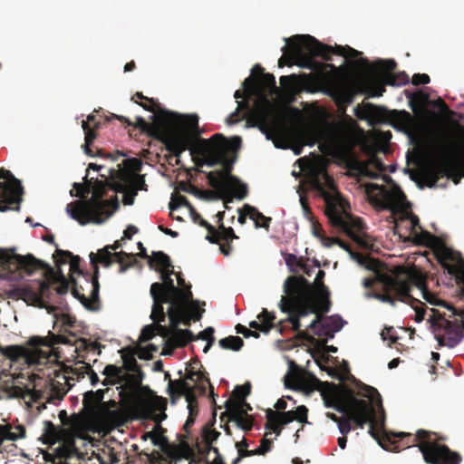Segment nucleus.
<instances>
[{"label": "nucleus", "instance_id": "052dcab7", "mask_svg": "<svg viewBox=\"0 0 464 464\" xmlns=\"http://www.w3.org/2000/svg\"><path fill=\"white\" fill-rule=\"evenodd\" d=\"M344 323L345 322L339 315L328 316L325 321L323 322L324 324H328L330 329H333L334 333L339 332L343 328Z\"/></svg>", "mask_w": 464, "mask_h": 464}, {"label": "nucleus", "instance_id": "603ef678", "mask_svg": "<svg viewBox=\"0 0 464 464\" xmlns=\"http://www.w3.org/2000/svg\"><path fill=\"white\" fill-rule=\"evenodd\" d=\"M324 276H325L324 271L322 269H319L316 274L315 279H314V285L318 287V291L314 290V293L317 296H328L329 297V291L324 284Z\"/></svg>", "mask_w": 464, "mask_h": 464}, {"label": "nucleus", "instance_id": "338daca9", "mask_svg": "<svg viewBox=\"0 0 464 464\" xmlns=\"http://www.w3.org/2000/svg\"><path fill=\"white\" fill-rule=\"evenodd\" d=\"M219 234L221 240H225L230 242L233 239L238 238L235 234L234 229L232 227H226L223 224L219 227Z\"/></svg>", "mask_w": 464, "mask_h": 464}, {"label": "nucleus", "instance_id": "9b49d317", "mask_svg": "<svg viewBox=\"0 0 464 464\" xmlns=\"http://www.w3.org/2000/svg\"><path fill=\"white\" fill-rule=\"evenodd\" d=\"M439 161L425 166L420 170V177L429 188L437 185L444 176L455 178V183L464 178V160L459 162V150L449 140H442L438 146Z\"/></svg>", "mask_w": 464, "mask_h": 464}, {"label": "nucleus", "instance_id": "7ed1b4c3", "mask_svg": "<svg viewBox=\"0 0 464 464\" xmlns=\"http://www.w3.org/2000/svg\"><path fill=\"white\" fill-rule=\"evenodd\" d=\"M242 140L239 136L227 139L221 133H216L209 139H200L190 149V154L196 157L198 166L214 167L221 165L222 169L207 174L208 184L218 191H226L229 183L233 165L237 160V152L240 149Z\"/></svg>", "mask_w": 464, "mask_h": 464}, {"label": "nucleus", "instance_id": "79ce46f5", "mask_svg": "<svg viewBox=\"0 0 464 464\" xmlns=\"http://www.w3.org/2000/svg\"><path fill=\"white\" fill-rule=\"evenodd\" d=\"M218 344L222 349L237 352L243 347L244 341L239 336L230 335L220 339Z\"/></svg>", "mask_w": 464, "mask_h": 464}, {"label": "nucleus", "instance_id": "a878e982", "mask_svg": "<svg viewBox=\"0 0 464 464\" xmlns=\"http://www.w3.org/2000/svg\"><path fill=\"white\" fill-rule=\"evenodd\" d=\"M227 411L221 415V420H224V417H227L229 421H234L245 431L252 430L254 425V419L252 416L246 414L245 409H242L241 405L233 403L230 400H227L225 402Z\"/></svg>", "mask_w": 464, "mask_h": 464}, {"label": "nucleus", "instance_id": "473e14b6", "mask_svg": "<svg viewBox=\"0 0 464 464\" xmlns=\"http://www.w3.org/2000/svg\"><path fill=\"white\" fill-rule=\"evenodd\" d=\"M339 107L345 108L353 102L354 93L352 89L343 86L330 84L326 90Z\"/></svg>", "mask_w": 464, "mask_h": 464}, {"label": "nucleus", "instance_id": "680f3d73", "mask_svg": "<svg viewBox=\"0 0 464 464\" xmlns=\"http://www.w3.org/2000/svg\"><path fill=\"white\" fill-rule=\"evenodd\" d=\"M314 334L318 337H324V340L322 341V344L325 345L328 339H332L334 336V331L333 329H330L328 324H322L320 327L314 331Z\"/></svg>", "mask_w": 464, "mask_h": 464}, {"label": "nucleus", "instance_id": "a19ab883", "mask_svg": "<svg viewBox=\"0 0 464 464\" xmlns=\"http://www.w3.org/2000/svg\"><path fill=\"white\" fill-rule=\"evenodd\" d=\"M185 306L186 305L179 306L178 304H172L168 307L167 315L169 316L173 330L178 328V325L181 322Z\"/></svg>", "mask_w": 464, "mask_h": 464}, {"label": "nucleus", "instance_id": "a211bd4d", "mask_svg": "<svg viewBox=\"0 0 464 464\" xmlns=\"http://www.w3.org/2000/svg\"><path fill=\"white\" fill-rule=\"evenodd\" d=\"M30 337L27 341L29 347L18 345H8L3 349V355L12 361H19L21 359L30 365H45L50 362L53 355L51 350H47L44 344L33 345L30 343Z\"/></svg>", "mask_w": 464, "mask_h": 464}, {"label": "nucleus", "instance_id": "c85d7f7f", "mask_svg": "<svg viewBox=\"0 0 464 464\" xmlns=\"http://www.w3.org/2000/svg\"><path fill=\"white\" fill-rule=\"evenodd\" d=\"M68 435L67 430L63 427L55 426L51 420L44 421L43 433L40 438L43 444L54 445L64 440Z\"/></svg>", "mask_w": 464, "mask_h": 464}, {"label": "nucleus", "instance_id": "dca6fc26", "mask_svg": "<svg viewBox=\"0 0 464 464\" xmlns=\"http://www.w3.org/2000/svg\"><path fill=\"white\" fill-rule=\"evenodd\" d=\"M296 382L303 390H321L324 406L333 408L340 413H345L349 411L351 399L358 397L353 390H347L346 394H339L335 384L324 383L310 373L296 376Z\"/></svg>", "mask_w": 464, "mask_h": 464}, {"label": "nucleus", "instance_id": "e2e57ef3", "mask_svg": "<svg viewBox=\"0 0 464 464\" xmlns=\"http://www.w3.org/2000/svg\"><path fill=\"white\" fill-rule=\"evenodd\" d=\"M155 328H156V324L154 323L145 325L141 330V334L140 336V342L144 343V342H148V341L151 340L156 334Z\"/></svg>", "mask_w": 464, "mask_h": 464}, {"label": "nucleus", "instance_id": "13d9d810", "mask_svg": "<svg viewBox=\"0 0 464 464\" xmlns=\"http://www.w3.org/2000/svg\"><path fill=\"white\" fill-rule=\"evenodd\" d=\"M251 392V384L250 382H246L243 385H237L233 391L232 395L235 399L240 401L246 400V396Z\"/></svg>", "mask_w": 464, "mask_h": 464}, {"label": "nucleus", "instance_id": "cd10ccee", "mask_svg": "<svg viewBox=\"0 0 464 464\" xmlns=\"http://www.w3.org/2000/svg\"><path fill=\"white\" fill-rule=\"evenodd\" d=\"M100 121L96 120V117L93 114L88 115L87 120L82 121V128L85 135V142L82 148L85 154L90 157H94L96 155L91 147L97 138V130L100 128Z\"/></svg>", "mask_w": 464, "mask_h": 464}, {"label": "nucleus", "instance_id": "4d7b16f0", "mask_svg": "<svg viewBox=\"0 0 464 464\" xmlns=\"http://www.w3.org/2000/svg\"><path fill=\"white\" fill-rule=\"evenodd\" d=\"M374 109L375 107L372 103H365L363 105L358 104L354 108V114L360 120H365L372 114Z\"/></svg>", "mask_w": 464, "mask_h": 464}, {"label": "nucleus", "instance_id": "a18cd8bd", "mask_svg": "<svg viewBox=\"0 0 464 464\" xmlns=\"http://www.w3.org/2000/svg\"><path fill=\"white\" fill-rule=\"evenodd\" d=\"M192 303V305L188 308V311L190 313L189 315H185L183 314L181 321L185 325H190V321H199L202 317L203 313L205 310L203 308H199L197 306V301H190Z\"/></svg>", "mask_w": 464, "mask_h": 464}, {"label": "nucleus", "instance_id": "de8ad7c7", "mask_svg": "<svg viewBox=\"0 0 464 464\" xmlns=\"http://www.w3.org/2000/svg\"><path fill=\"white\" fill-rule=\"evenodd\" d=\"M14 249H2L0 248V269L4 272L3 276L7 273L12 264V257L15 256Z\"/></svg>", "mask_w": 464, "mask_h": 464}, {"label": "nucleus", "instance_id": "c9c22d12", "mask_svg": "<svg viewBox=\"0 0 464 464\" xmlns=\"http://www.w3.org/2000/svg\"><path fill=\"white\" fill-rule=\"evenodd\" d=\"M190 384L184 379L169 380L167 392L170 396L171 402L175 403L177 398L183 396V393L189 389Z\"/></svg>", "mask_w": 464, "mask_h": 464}, {"label": "nucleus", "instance_id": "4c0bfd02", "mask_svg": "<svg viewBox=\"0 0 464 464\" xmlns=\"http://www.w3.org/2000/svg\"><path fill=\"white\" fill-rule=\"evenodd\" d=\"M113 256L115 261L120 265V273H124L127 269L133 267L138 264L135 254L120 251L114 252Z\"/></svg>", "mask_w": 464, "mask_h": 464}, {"label": "nucleus", "instance_id": "4468645a", "mask_svg": "<svg viewBox=\"0 0 464 464\" xmlns=\"http://www.w3.org/2000/svg\"><path fill=\"white\" fill-rule=\"evenodd\" d=\"M149 266L160 274L161 283L156 282L150 289L161 295L188 304L192 300L191 285L187 290L179 289L175 285L171 276L175 274L169 256L162 251L153 252V258L149 259Z\"/></svg>", "mask_w": 464, "mask_h": 464}, {"label": "nucleus", "instance_id": "8fccbe9b", "mask_svg": "<svg viewBox=\"0 0 464 464\" xmlns=\"http://www.w3.org/2000/svg\"><path fill=\"white\" fill-rule=\"evenodd\" d=\"M87 369L83 368V364L80 367H66L64 369V372L69 374L68 376H63V379L67 382L70 380L72 381H79L81 379H83L85 375L88 374Z\"/></svg>", "mask_w": 464, "mask_h": 464}, {"label": "nucleus", "instance_id": "69168bd1", "mask_svg": "<svg viewBox=\"0 0 464 464\" xmlns=\"http://www.w3.org/2000/svg\"><path fill=\"white\" fill-rule=\"evenodd\" d=\"M203 440L206 444V446H210L214 441H216L218 437L220 436V432L216 430H208L204 429L203 430Z\"/></svg>", "mask_w": 464, "mask_h": 464}, {"label": "nucleus", "instance_id": "f704fd0d", "mask_svg": "<svg viewBox=\"0 0 464 464\" xmlns=\"http://www.w3.org/2000/svg\"><path fill=\"white\" fill-rule=\"evenodd\" d=\"M276 314L274 312H269L267 309L263 308L261 313L257 315V319L260 323L256 321H251L249 323V326L252 329L259 330L265 334H268L273 328L276 327L278 329V324H275Z\"/></svg>", "mask_w": 464, "mask_h": 464}, {"label": "nucleus", "instance_id": "774afa93", "mask_svg": "<svg viewBox=\"0 0 464 464\" xmlns=\"http://www.w3.org/2000/svg\"><path fill=\"white\" fill-rule=\"evenodd\" d=\"M312 231L314 237L320 238L324 244L328 242V237L324 236V229L321 224L312 218Z\"/></svg>", "mask_w": 464, "mask_h": 464}, {"label": "nucleus", "instance_id": "f257e3e1", "mask_svg": "<svg viewBox=\"0 0 464 464\" xmlns=\"http://www.w3.org/2000/svg\"><path fill=\"white\" fill-rule=\"evenodd\" d=\"M357 398H352L349 413L351 423L363 429L369 423V434L378 441L384 450H390L386 443L393 446V450L400 451L401 447H418L427 464H459L461 456L452 451L448 446L440 444L434 437L437 435L426 430H418L413 436L409 432H392L385 430L384 410L379 392L369 385L359 386Z\"/></svg>", "mask_w": 464, "mask_h": 464}, {"label": "nucleus", "instance_id": "49530a36", "mask_svg": "<svg viewBox=\"0 0 464 464\" xmlns=\"http://www.w3.org/2000/svg\"><path fill=\"white\" fill-rule=\"evenodd\" d=\"M113 253L109 249V247L105 246L100 250H98L97 254H94V260L102 264L104 266L109 267L113 263Z\"/></svg>", "mask_w": 464, "mask_h": 464}, {"label": "nucleus", "instance_id": "ddd939ff", "mask_svg": "<svg viewBox=\"0 0 464 464\" xmlns=\"http://www.w3.org/2000/svg\"><path fill=\"white\" fill-rule=\"evenodd\" d=\"M354 137L351 129L343 122L334 123L326 134L319 149L352 169L358 164L354 156Z\"/></svg>", "mask_w": 464, "mask_h": 464}, {"label": "nucleus", "instance_id": "6ab92c4d", "mask_svg": "<svg viewBox=\"0 0 464 464\" xmlns=\"http://www.w3.org/2000/svg\"><path fill=\"white\" fill-rule=\"evenodd\" d=\"M30 343L33 345L44 344L47 350H51L53 353L52 359L50 362H56L58 360V356L54 352V345L63 343V344H71L75 346V352H86V351H93L97 348V344L90 342L85 338H78L75 334L69 333L68 334H55L49 331L48 335L45 337L43 336H34Z\"/></svg>", "mask_w": 464, "mask_h": 464}, {"label": "nucleus", "instance_id": "c03bdc74", "mask_svg": "<svg viewBox=\"0 0 464 464\" xmlns=\"http://www.w3.org/2000/svg\"><path fill=\"white\" fill-rule=\"evenodd\" d=\"M379 70L382 72L387 73L386 75V83L390 85H394L396 82V76L392 73V72L396 67V63L393 60H385L379 62Z\"/></svg>", "mask_w": 464, "mask_h": 464}, {"label": "nucleus", "instance_id": "aec40b11", "mask_svg": "<svg viewBox=\"0 0 464 464\" xmlns=\"http://www.w3.org/2000/svg\"><path fill=\"white\" fill-rule=\"evenodd\" d=\"M23 187L10 170L0 169V211L19 210Z\"/></svg>", "mask_w": 464, "mask_h": 464}, {"label": "nucleus", "instance_id": "f8f14e48", "mask_svg": "<svg viewBox=\"0 0 464 464\" xmlns=\"http://www.w3.org/2000/svg\"><path fill=\"white\" fill-rule=\"evenodd\" d=\"M119 169H110L111 189L123 193L124 205H132L138 190H147L144 176L137 173L141 162L136 158L124 160Z\"/></svg>", "mask_w": 464, "mask_h": 464}, {"label": "nucleus", "instance_id": "393cba45", "mask_svg": "<svg viewBox=\"0 0 464 464\" xmlns=\"http://www.w3.org/2000/svg\"><path fill=\"white\" fill-rule=\"evenodd\" d=\"M46 388L48 389L47 392L37 390L35 387L30 389L28 387H19L13 385L12 391L13 394H14L16 397H21L23 399L29 397L30 400L34 402H38L42 398H44V394H49L46 400L47 402H53L54 400L60 401L63 398L67 392L61 383L55 382L53 380H50L48 382Z\"/></svg>", "mask_w": 464, "mask_h": 464}, {"label": "nucleus", "instance_id": "39448f33", "mask_svg": "<svg viewBox=\"0 0 464 464\" xmlns=\"http://www.w3.org/2000/svg\"><path fill=\"white\" fill-rule=\"evenodd\" d=\"M412 285H416L421 291L422 297L428 303L438 304L437 296L428 289L424 280L417 277L414 271L401 266L394 268L392 276H383L380 278L374 297L391 305H395L397 302L408 304L416 313L415 321L421 322L424 320L425 304L411 295Z\"/></svg>", "mask_w": 464, "mask_h": 464}, {"label": "nucleus", "instance_id": "58836bf2", "mask_svg": "<svg viewBox=\"0 0 464 464\" xmlns=\"http://www.w3.org/2000/svg\"><path fill=\"white\" fill-rule=\"evenodd\" d=\"M75 450L74 440L68 435L64 440L60 441V445L55 449V455L59 459H69Z\"/></svg>", "mask_w": 464, "mask_h": 464}, {"label": "nucleus", "instance_id": "c756f323", "mask_svg": "<svg viewBox=\"0 0 464 464\" xmlns=\"http://www.w3.org/2000/svg\"><path fill=\"white\" fill-rule=\"evenodd\" d=\"M225 194L224 202L226 208L227 203H231L234 198L237 199H244L248 194V188L246 184L242 183L237 177H229V183L227 184V190L220 191Z\"/></svg>", "mask_w": 464, "mask_h": 464}, {"label": "nucleus", "instance_id": "3c124183", "mask_svg": "<svg viewBox=\"0 0 464 464\" xmlns=\"http://www.w3.org/2000/svg\"><path fill=\"white\" fill-rule=\"evenodd\" d=\"M121 358L123 361V365L121 367H123L124 372H130L141 371L140 365L138 364V362L134 357L133 353L123 354L121 356Z\"/></svg>", "mask_w": 464, "mask_h": 464}, {"label": "nucleus", "instance_id": "412c9836", "mask_svg": "<svg viewBox=\"0 0 464 464\" xmlns=\"http://www.w3.org/2000/svg\"><path fill=\"white\" fill-rule=\"evenodd\" d=\"M435 338L441 346L455 347L464 337V320L440 316L433 323Z\"/></svg>", "mask_w": 464, "mask_h": 464}, {"label": "nucleus", "instance_id": "423d86ee", "mask_svg": "<svg viewBox=\"0 0 464 464\" xmlns=\"http://www.w3.org/2000/svg\"><path fill=\"white\" fill-rule=\"evenodd\" d=\"M10 269L5 275L9 279L21 276L23 274L31 276L36 270H44L46 280H39L21 286H14L7 291V296L13 300H23L27 304L43 307V300L50 297V285L64 279L59 266L54 270L49 264L35 258L32 254L25 256L16 254L12 257Z\"/></svg>", "mask_w": 464, "mask_h": 464}, {"label": "nucleus", "instance_id": "0eeeda50", "mask_svg": "<svg viewBox=\"0 0 464 464\" xmlns=\"http://www.w3.org/2000/svg\"><path fill=\"white\" fill-rule=\"evenodd\" d=\"M256 89L258 99L255 102L253 108H250L248 101L237 102V107L227 119V123L236 124L242 119H246V125L258 127L266 136L267 140H273L276 148H285V140L271 123V104L267 99V93L277 91L276 78L271 73H265L257 78Z\"/></svg>", "mask_w": 464, "mask_h": 464}, {"label": "nucleus", "instance_id": "f3484780", "mask_svg": "<svg viewBox=\"0 0 464 464\" xmlns=\"http://www.w3.org/2000/svg\"><path fill=\"white\" fill-rule=\"evenodd\" d=\"M90 262L93 268V273L86 272L81 276L78 281L71 276L72 295L77 298L86 308L95 309L94 304L99 303V266L94 260V253L90 254Z\"/></svg>", "mask_w": 464, "mask_h": 464}, {"label": "nucleus", "instance_id": "e433bc0d", "mask_svg": "<svg viewBox=\"0 0 464 464\" xmlns=\"http://www.w3.org/2000/svg\"><path fill=\"white\" fill-rule=\"evenodd\" d=\"M244 210L246 211L249 218L255 222L256 227L269 228L270 222L272 221L271 218L264 216L257 208L248 204L244 205Z\"/></svg>", "mask_w": 464, "mask_h": 464}, {"label": "nucleus", "instance_id": "2f4dec72", "mask_svg": "<svg viewBox=\"0 0 464 464\" xmlns=\"http://www.w3.org/2000/svg\"><path fill=\"white\" fill-rule=\"evenodd\" d=\"M24 436L25 429L21 425L12 426L10 423L0 424V452H2V447L5 442H14ZM10 446L14 450L17 449L14 443H11Z\"/></svg>", "mask_w": 464, "mask_h": 464}, {"label": "nucleus", "instance_id": "09e8293b", "mask_svg": "<svg viewBox=\"0 0 464 464\" xmlns=\"http://www.w3.org/2000/svg\"><path fill=\"white\" fill-rule=\"evenodd\" d=\"M125 372L123 367L117 366L114 364H108L102 371V374L111 378L112 380H119L120 384H122V377H124Z\"/></svg>", "mask_w": 464, "mask_h": 464}, {"label": "nucleus", "instance_id": "0e129e2a", "mask_svg": "<svg viewBox=\"0 0 464 464\" xmlns=\"http://www.w3.org/2000/svg\"><path fill=\"white\" fill-rule=\"evenodd\" d=\"M344 416L337 423L339 431L346 436L352 430V423L349 413H343Z\"/></svg>", "mask_w": 464, "mask_h": 464}, {"label": "nucleus", "instance_id": "37998d69", "mask_svg": "<svg viewBox=\"0 0 464 464\" xmlns=\"http://www.w3.org/2000/svg\"><path fill=\"white\" fill-rule=\"evenodd\" d=\"M410 101V105L413 111L416 110L418 106H425L429 103L430 101V95L423 92V91H418L412 93H410L407 95Z\"/></svg>", "mask_w": 464, "mask_h": 464}, {"label": "nucleus", "instance_id": "4be33fe9", "mask_svg": "<svg viewBox=\"0 0 464 464\" xmlns=\"http://www.w3.org/2000/svg\"><path fill=\"white\" fill-rule=\"evenodd\" d=\"M167 404L168 401L166 398L151 392L150 394L138 401L135 406V411L139 419L153 420L157 423V427L161 429L160 423L167 418L165 413Z\"/></svg>", "mask_w": 464, "mask_h": 464}, {"label": "nucleus", "instance_id": "6e6d98bb", "mask_svg": "<svg viewBox=\"0 0 464 464\" xmlns=\"http://www.w3.org/2000/svg\"><path fill=\"white\" fill-rule=\"evenodd\" d=\"M83 179L87 182V184H81V183L75 182L73 184V188L76 189V194L73 195L71 192L72 196H76V197L85 198L87 197V195L91 192V185H92V180H93V179L89 180L88 175L86 174V176L84 177Z\"/></svg>", "mask_w": 464, "mask_h": 464}, {"label": "nucleus", "instance_id": "f03ea898", "mask_svg": "<svg viewBox=\"0 0 464 464\" xmlns=\"http://www.w3.org/2000/svg\"><path fill=\"white\" fill-rule=\"evenodd\" d=\"M284 295L278 303V308L286 318L278 322V331L282 334L284 325L289 323L294 332H298L301 337L310 343L316 340L306 332H301V319L311 314H315V318L311 322L308 328L316 331L323 324V314L329 312L331 301L328 296H317L314 293V287L311 283L302 276H288L283 285Z\"/></svg>", "mask_w": 464, "mask_h": 464}, {"label": "nucleus", "instance_id": "ea45409f", "mask_svg": "<svg viewBox=\"0 0 464 464\" xmlns=\"http://www.w3.org/2000/svg\"><path fill=\"white\" fill-rule=\"evenodd\" d=\"M143 376L144 373L142 371L130 372H125L124 377H122V384L130 390L137 389L141 385Z\"/></svg>", "mask_w": 464, "mask_h": 464}, {"label": "nucleus", "instance_id": "20e7f679", "mask_svg": "<svg viewBox=\"0 0 464 464\" xmlns=\"http://www.w3.org/2000/svg\"><path fill=\"white\" fill-rule=\"evenodd\" d=\"M286 44L282 48L283 55L278 61L279 67L291 64L293 62L303 67L316 70L322 75L324 81L329 76L324 74L326 69L337 72L338 68L333 63H322L314 61V57H321L324 61H331L332 55L358 58L362 54L348 45H335L334 47L324 44L309 34L295 35L285 39Z\"/></svg>", "mask_w": 464, "mask_h": 464}, {"label": "nucleus", "instance_id": "864d4df0", "mask_svg": "<svg viewBox=\"0 0 464 464\" xmlns=\"http://www.w3.org/2000/svg\"><path fill=\"white\" fill-rule=\"evenodd\" d=\"M58 417L63 426H69L72 429H75L80 424V419L77 415L73 414L69 417L66 411L64 410L60 411Z\"/></svg>", "mask_w": 464, "mask_h": 464}, {"label": "nucleus", "instance_id": "72a5a7b5", "mask_svg": "<svg viewBox=\"0 0 464 464\" xmlns=\"http://www.w3.org/2000/svg\"><path fill=\"white\" fill-rule=\"evenodd\" d=\"M193 340L195 337L190 330L176 328L166 343L167 346H170V350H166L164 354H171L175 347H184Z\"/></svg>", "mask_w": 464, "mask_h": 464}, {"label": "nucleus", "instance_id": "9d476101", "mask_svg": "<svg viewBox=\"0 0 464 464\" xmlns=\"http://www.w3.org/2000/svg\"><path fill=\"white\" fill-rule=\"evenodd\" d=\"M111 174L109 179L92 180V197L85 200H75L66 206V211L70 217L80 225H86L90 222L102 223L104 219L112 215L118 208L117 198L113 200L103 199L106 195V187L111 188Z\"/></svg>", "mask_w": 464, "mask_h": 464}, {"label": "nucleus", "instance_id": "b1692460", "mask_svg": "<svg viewBox=\"0 0 464 464\" xmlns=\"http://www.w3.org/2000/svg\"><path fill=\"white\" fill-rule=\"evenodd\" d=\"M167 133L169 137L171 136L170 134H178L184 143L182 152L187 150L190 151V149L202 139L198 126V116L197 114L182 116L180 125L172 129L167 128Z\"/></svg>", "mask_w": 464, "mask_h": 464}, {"label": "nucleus", "instance_id": "5701e85b", "mask_svg": "<svg viewBox=\"0 0 464 464\" xmlns=\"http://www.w3.org/2000/svg\"><path fill=\"white\" fill-rule=\"evenodd\" d=\"M266 422L265 428L273 430L277 436L281 434L282 428L294 420L301 423L308 422V409L304 405L287 411H274L271 409L266 411Z\"/></svg>", "mask_w": 464, "mask_h": 464}, {"label": "nucleus", "instance_id": "bb28decb", "mask_svg": "<svg viewBox=\"0 0 464 464\" xmlns=\"http://www.w3.org/2000/svg\"><path fill=\"white\" fill-rule=\"evenodd\" d=\"M150 296L153 300V304L151 308V314L150 315V318L154 323H162L165 322L167 313L164 312V304H169V305L172 304H178L180 305H187L188 304L182 303L180 301H178L174 298H171L170 296L167 295H161L160 293L154 292L152 290H150Z\"/></svg>", "mask_w": 464, "mask_h": 464}, {"label": "nucleus", "instance_id": "6e6552de", "mask_svg": "<svg viewBox=\"0 0 464 464\" xmlns=\"http://www.w3.org/2000/svg\"><path fill=\"white\" fill-rule=\"evenodd\" d=\"M390 186L369 184L366 192L370 203L378 210L391 211V218L394 222L393 232L407 241L411 236H418L420 229V219L406 209V196L392 178L387 177Z\"/></svg>", "mask_w": 464, "mask_h": 464}, {"label": "nucleus", "instance_id": "7c9ffc66", "mask_svg": "<svg viewBox=\"0 0 464 464\" xmlns=\"http://www.w3.org/2000/svg\"><path fill=\"white\" fill-rule=\"evenodd\" d=\"M53 257L54 259V263H55L56 266H60L63 264H66L67 258H70L71 276H73V275H77L78 276H81L86 273V272H83L80 268V263H81L80 256H73L70 251L56 248L54 254L53 255Z\"/></svg>", "mask_w": 464, "mask_h": 464}, {"label": "nucleus", "instance_id": "2eb2a0df", "mask_svg": "<svg viewBox=\"0 0 464 464\" xmlns=\"http://www.w3.org/2000/svg\"><path fill=\"white\" fill-rule=\"evenodd\" d=\"M111 119H117L118 121L126 123L128 126H133L134 128H138L140 132L147 134L149 137L160 140L162 142L166 150L175 155L176 157H179L184 150V143L181 138L178 134H170L171 138L167 133V127L165 126V119L163 116H159L158 120L153 123L147 122L142 117H137L136 122L133 123L128 118L111 113L109 117H106V121H111Z\"/></svg>", "mask_w": 464, "mask_h": 464}, {"label": "nucleus", "instance_id": "5fc2aeb1", "mask_svg": "<svg viewBox=\"0 0 464 464\" xmlns=\"http://www.w3.org/2000/svg\"><path fill=\"white\" fill-rule=\"evenodd\" d=\"M181 206H185L188 209H190L193 207L185 196L179 194H173L171 197V200L169 204V209L171 211H174L175 209Z\"/></svg>", "mask_w": 464, "mask_h": 464}, {"label": "nucleus", "instance_id": "bf43d9fd", "mask_svg": "<svg viewBox=\"0 0 464 464\" xmlns=\"http://www.w3.org/2000/svg\"><path fill=\"white\" fill-rule=\"evenodd\" d=\"M189 212H190L191 218L195 223L198 224L200 227L207 228L208 232H209V233L215 231V227L211 224H209L207 220H205L200 216V214L197 212V210L194 208V207H192L189 209Z\"/></svg>", "mask_w": 464, "mask_h": 464}, {"label": "nucleus", "instance_id": "1a4fd4ad", "mask_svg": "<svg viewBox=\"0 0 464 464\" xmlns=\"http://www.w3.org/2000/svg\"><path fill=\"white\" fill-rule=\"evenodd\" d=\"M311 188L324 200L325 214L333 227L340 229L355 242L361 243L360 232L364 229V224L359 218H353L347 211L349 206L338 191L334 179L326 169H319L310 178Z\"/></svg>", "mask_w": 464, "mask_h": 464}]
</instances>
